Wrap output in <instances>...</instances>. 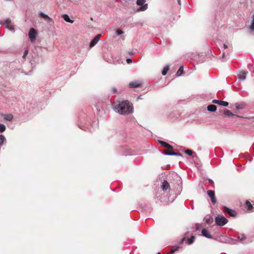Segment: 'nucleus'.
Returning a JSON list of instances; mask_svg holds the SVG:
<instances>
[{
  "instance_id": "obj_1",
  "label": "nucleus",
  "mask_w": 254,
  "mask_h": 254,
  "mask_svg": "<svg viewBox=\"0 0 254 254\" xmlns=\"http://www.w3.org/2000/svg\"><path fill=\"white\" fill-rule=\"evenodd\" d=\"M115 111L121 115H126L133 112V106L127 100L122 101L114 106Z\"/></svg>"
},
{
  "instance_id": "obj_2",
  "label": "nucleus",
  "mask_w": 254,
  "mask_h": 254,
  "mask_svg": "<svg viewBox=\"0 0 254 254\" xmlns=\"http://www.w3.org/2000/svg\"><path fill=\"white\" fill-rule=\"evenodd\" d=\"M159 143L163 146L168 148V150L164 152L166 155H180V153L173 152V147L168 143L163 141H159Z\"/></svg>"
},
{
  "instance_id": "obj_3",
  "label": "nucleus",
  "mask_w": 254,
  "mask_h": 254,
  "mask_svg": "<svg viewBox=\"0 0 254 254\" xmlns=\"http://www.w3.org/2000/svg\"><path fill=\"white\" fill-rule=\"evenodd\" d=\"M216 224L219 226H223L228 222V220L223 216L218 215L215 218Z\"/></svg>"
},
{
  "instance_id": "obj_4",
  "label": "nucleus",
  "mask_w": 254,
  "mask_h": 254,
  "mask_svg": "<svg viewBox=\"0 0 254 254\" xmlns=\"http://www.w3.org/2000/svg\"><path fill=\"white\" fill-rule=\"evenodd\" d=\"M145 0H137L136 4L141 6L138 9V11H144L147 8V4H145Z\"/></svg>"
},
{
  "instance_id": "obj_5",
  "label": "nucleus",
  "mask_w": 254,
  "mask_h": 254,
  "mask_svg": "<svg viewBox=\"0 0 254 254\" xmlns=\"http://www.w3.org/2000/svg\"><path fill=\"white\" fill-rule=\"evenodd\" d=\"M37 34V32L35 29L32 28L30 29L28 35L31 42H33L35 40Z\"/></svg>"
},
{
  "instance_id": "obj_6",
  "label": "nucleus",
  "mask_w": 254,
  "mask_h": 254,
  "mask_svg": "<svg viewBox=\"0 0 254 254\" xmlns=\"http://www.w3.org/2000/svg\"><path fill=\"white\" fill-rule=\"evenodd\" d=\"M2 25H4L6 28L9 29L10 31H13L14 30V27L12 25L11 20L9 18H7L5 20V21L2 23Z\"/></svg>"
},
{
  "instance_id": "obj_7",
  "label": "nucleus",
  "mask_w": 254,
  "mask_h": 254,
  "mask_svg": "<svg viewBox=\"0 0 254 254\" xmlns=\"http://www.w3.org/2000/svg\"><path fill=\"white\" fill-rule=\"evenodd\" d=\"M39 16L44 19V20L48 23H53V19L50 17L48 15L45 14L43 12H40L39 13Z\"/></svg>"
},
{
  "instance_id": "obj_8",
  "label": "nucleus",
  "mask_w": 254,
  "mask_h": 254,
  "mask_svg": "<svg viewBox=\"0 0 254 254\" xmlns=\"http://www.w3.org/2000/svg\"><path fill=\"white\" fill-rule=\"evenodd\" d=\"M141 81L136 80L129 83L128 86L130 88H137L140 87L141 85Z\"/></svg>"
},
{
  "instance_id": "obj_9",
  "label": "nucleus",
  "mask_w": 254,
  "mask_h": 254,
  "mask_svg": "<svg viewBox=\"0 0 254 254\" xmlns=\"http://www.w3.org/2000/svg\"><path fill=\"white\" fill-rule=\"evenodd\" d=\"M207 194L211 198V202L213 204H215L216 202V199L215 196L214 191L211 190H208L207 191Z\"/></svg>"
},
{
  "instance_id": "obj_10",
  "label": "nucleus",
  "mask_w": 254,
  "mask_h": 254,
  "mask_svg": "<svg viewBox=\"0 0 254 254\" xmlns=\"http://www.w3.org/2000/svg\"><path fill=\"white\" fill-rule=\"evenodd\" d=\"M224 211L225 213H228L230 216L232 217H235L237 215V213L235 210L229 209L227 207H224Z\"/></svg>"
},
{
  "instance_id": "obj_11",
  "label": "nucleus",
  "mask_w": 254,
  "mask_h": 254,
  "mask_svg": "<svg viewBox=\"0 0 254 254\" xmlns=\"http://www.w3.org/2000/svg\"><path fill=\"white\" fill-rule=\"evenodd\" d=\"M100 36H101L100 34H98L94 37V38L91 41V42L90 43V45H89L90 48H92V47H94L98 43V42L100 40Z\"/></svg>"
},
{
  "instance_id": "obj_12",
  "label": "nucleus",
  "mask_w": 254,
  "mask_h": 254,
  "mask_svg": "<svg viewBox=\"0 0 254 254\" xmlns=\"http://www.w3.org/2000/svg\"><path fill=\"white\" fill-rule=\"evenodd\" d=\"M212 103L214 104H217L224 107H227L228 106L229 103L227 102L218 100L216 99H214L212 100Z\"/></svg>"
},
{
  "instance_id": "obj_13",
  "label": "nucleus",
  "mask_w": 254,
  "mask_h": 254,
  "mask_svg": "<svg viewBox=\"0 0 254 254\" xmlns=\"http://www.w3.org/2000/svg\"><path fill=\"white\" fill-rule=\"evenodd\" d=\"M202 235L207 238H212V235L210 234L209 232L206 229L204 228L201 231Z\"/></svg>"
},
{
  "instance_id": "obj_14",
  "label": "nucleus",
  "mask_w": 254,
  "mask_h": 254,
  "mask_svg": "<svg viewBox=\"0 0 254 254\" xmlns=\"http://www.w3.org/2000/svg\"><path fill=\"white\" fill-rule=\"evenodd\" d=\"M162 189L163 190L165 191L170 188L169 184L166 180H164L162 183V185L161 186Z\"/></svg>"
},
{
  "instance_id": "obj_15",
  "label": "nucleus",
  "mask_w": 254,
  "mask_h": 254,
  "mask_svg": "<svg viewBox=\"0 0 254 254\" xmlns=\"http://www.w3.org/2000/svg\"><path fill=\"white\" fill-rule=\"evenodd\" d=\"M247 72L245 71H241L238 75V78L240 80H244L246 79Z\"/></svg>"
},
{
  "instance_id": "obj_16",
  "label": "nucleus",
  "mask_w": 254,
  "mask_h": 254,
  "mask_svg": "<svg viewBox=\"0 0 254 254\" xmlns=\"http://www.w3.org/2000/svg\"><path fill=\"white\" fill-rule=\"evenodd\" d=\"M204 220L207 224H211L213 222V218L209 215L205 216Z\"/></svg>"
},
{
  "instance_id": "obj_17",
  "label": "nucleus",
  "mask_w": 254,
  "mask_h": 254,
  "mask_svg": "<svg viewBox=\"0 0 254 254\" xmlns=\"http://www.w3.org/2000/svg\"><path fill=\"white\" fill-rule=\"evenodd\" d=\"M62 17L63 18V19L66 21V22H69V23H72L73 22V20H71L68 15L66 14H63L62 15Z\"/></svg>"
},
{
  "instance_id": "obj_18",
  "label": "nucleus",
  "mask_w": 254,
  "mask_h": 254,
  "mask_svg": "<svg viewBox=\"0 0 254 254\" xmlns=\"http://www.w3.org/2000/svg\"><path fill=\"white\" fill-rule=\"evenodd\" d=\"M224 114L228 116V117H238L237 116H236V115L233 114L230 111L228 110H226L225 111H224Z\"/></svg>"
},
{
  "instance_id": "obj_19",
  "label": "nucleus",
  "mask_w": 254,
  "mask_h": 254,
  "mask_svg": "<svg viewBox=\"0 0 254 254\" xmlns=\"http://www.w3.org/2000/svg\"><path fill=\"white\" fill-rule=\"evenodd\" d=\"M216 106L214 105H209L208 106H207V110L208 111H210V112H214L216 110Z\"/></svg>"
},
{
  "instance_id": "obj_20",
  "label": "nucleus",
  "mask_w": 254,
  "mask_h": 254,
  "mask_svg": "<svg viewBox=\"0 0 254 254\" xmlns=\"http://www.w3.org/2000/svg\"><path fill=\"white\" fill-rule=\"evenodd\" d=\"M4 119L7 121H11L13 118V115L11 114H7L3 115Z\"/></svg>"
},
{
  "instance_id": "obj_21",
  "label": "nucleus",
  "mask_w": 254,
  "mask_h": 254,
  "mask_svg": "<svg viewBox=\"0 0 254 254\" xmlns=\"http://www.w3.org/2000/svg\"><path fill=\"white\" fill-rule=\"evenodd\" d=\"M183 70H184V67H183V66H181L179 68V69L178 70V71L176 73L177 76H180L183 73Z\"/></svg>"
},
{
  "instance_id": "obj_22",
  "label": "nucleus",
  "mask_w": 254,
  "mask_h": 254,
  "mask_svg": "<svg viewBox=\"0 0 254 254\" xmlns=\"http://www.w3.org/2000/svg\"><path fill=\"white\" fill-rule=\"evenodd\" d=\"M236 108L237 110H241L243 109L245 106V104L240 103V104H236Z\"/></svg>"
},
{
  "instance_id": "obj_23",
  "label": "nucleus",
  "mask_w": 254,
  "mask_h": 254,
  "mask_svg": "<svg viewBox=\"0 0 254 254\" xmlns=\"http://www.w3.org/2000/svg\"><path fill=\"white\" fill-rule=\"evenodd\" d=\"M169 69V65H167L166 66H165L162 71V74L163 75H165L167 72L168 71Z\"/></svg>"
},
{
  "instance_id": "obj_24",
  "label": "nucleus",
  "mask_w": 254,
  "mask_h": 254,
  "mask_svg": "<svg viewBox=\"0 0 254 254\" xmlns=\"http://www.w3.org/2000/svg\"><path fill=\"white\" fill-rule=\"evenodd\" d=\"M237 238L241 241L245 240L246 239L245 235L243 234H239L237 235Z\"/></svg>"
},
{
  "instance_id": "obj_25",
  "label": "nucleus",
  "mask_w": 254,
  "mask_h": 254,
  "mask_svg": "<svg viewBox=\"0 0 254 254\" xmlns=\"http://www.w3.org/2000/svg\"><path fill=\"white\" fill-rule=\"evenodd\" d=\"M5 141V137L3 135H0V145H3Z\"/></svg>"
},
{
  "instance_id": "obj_26",
  "label": "nucleus",
  "mask_w": 254,
  "mask_h": 254,
  "mask_svg": "<svg viewBox=\"0 0 254 254\" xmlns=\"http://www.w3.org/2000/svg\"><path fill=\"white\" fill-rule=\"evenodd\" d=\"M195 237L194 236H192L190 238L188 239L189 245H191L193 243Z\"/></svg>"
},
{
  "instance_id": "obj_27",
  "label": "nucleus",
  "mask_w": 254,
  "mask_h": 254,
  "mask_svg": "<svg viewBox=\"0 0 254 254\" xmlns=\"http://www.w3.org/2000/svg\"><path fill=\"white\" fill-rule=\"evenodd\" d=\"M250 28L252 31H254V15L252 16V21Z\"/></svg>"
},
{
  "instance_id": "obj_28",
  "label": "nucleus",
  "mask_w": 254,
  "mask_h": 254,
  "mask_svg": "<svg viewBox=\"0 0 254 254\" xmlns=\"http://www.w3.org/2000/svg\"><path fill=\"white\" fill-rule=\"evenodd\" d=\"M5 125H4L3 124H0V132H3L5 131Z\"/></svg>"
},
{
  "instance_id": "obj_29",
  "label": "nucleus",
  "mask_w": 254,
  "mask_h": 254,
  "mask_svg": "<svg viewBox=\"0 0 254 254\" xmlns=\"http://www.w3.org/2000/svg\"><path fill=\"white\" fill-rule=\"evenodd\" d=\"M185 152L189 156H191L192 154V151L190 149L185 150Z\"/></svg>"
},
{
  "instance_id": "obj_30",
  "label": "nucleus",
  "mask_w": 254,
  "mask_h": 254,
  "mask_svg": "<svg viewBox=\"0 0 254 254\" xmlns=\"http://www.w3.org/2000/svg\"><path fill=\"white\" fill-rule=\"evenodd\" d=\"M179 249V247H176L175 248L171 249L170 253L171 254L174 253L175 252L178 251Z\"/></svg>"
},
{
  "instance_id": "obj_31",
  "label": "nucleus",
  "mask_w": 254,
  "mask_h": 254,
  "mask_svg": "<svg viewBox=\"0 0 254 254\" xmlns=\"http://www.w3.org/2000/svg\"><path fill=\"white\" fill-rule=\"evenodd\" d=\"M116 33L117 35H120L123 33V31L121 30L118 29L116 30Z\"/></svg>"
},
{
  "instance_id": "obj_32",
  "label": "nucleus",
  "mask_w": 254,
  "mask_h": 254,
  "mask_svg": "<svg viewBox=\"0 0 254 254\" xmlns=\"http://www.w3.org/2000/svg\"><path fill=\"white\" fill-rule=\"evenodd\" d=\"M28 51L27 50H26L24 51L23 57H22V58L23 59H25L26 58V57L27 56V55L28 54Z\"/></svg>"
},
{
  "instance_id": "obj_33",
  "label": "nucleus",
  "mask_w": 254,
  "mask_h": 254,
  "mask_svg": "<svg viewBox=\"0 0 254 254\" xmlns=\"http://www.w3.org/2000/svg\"><path fill=\"white\" fill-rule=\"evenodd\" d=\"M112 91L113 94H116L117 93V89L116 87H113L112 88Z\"/></svg>"
},
{
  "instance_id": "obj_34",
  "label": "nucleus",
  "mask_w": 254,
  "mask_h": 254,
  "mask_svg": "<svg viewBox=\"0 0 254 254\" xmlns=\"http://www.w3.org/2000/svg\"><path fill=\"white\" fill-rule=\"evenodd\" d=\"M127 64H131L132 63V60L130 59H127Z\"/></svg>"
},
{
  "instance_id": "obj_35",
  "label": "nucleus",
  "mask_w": 254,
  "mask_h": 254,
  "mask_svg": "<svg viewBox=\"0 0 254 254\" xmlns=\"http://www.w3.org/2000/svg\"><path fill=\"white\" fill-rule=\"evenodd\" d=\"M223 47L224 49H227L228 48V46L226 44H223Z\"/></svg>"
},
{
  "instance_id": "obj_36",
  "label": "nucleus",
  "mask_w": 254,
  "mask_h": 254,
  "mask_svg": "<svg viewBox=\"0 0 254 254\" xmlns=\"http://www.w3.org/2000/svg\"><path fill=\"white\" fill-rule=\"evenodd\" d=\"M196 229H197V230H198V229H199V227H200V225H199V224H197V225H196Z\"/></svg>"
},
{
  "instance_id": "obj_37",
  "label": "nucleus",
  "mask_w": 254,
  "mask_h": 254,
  "mask_svg": "<svg viewBox=\"0 0 254 254\" xmlns=\"http://www.w3.org/2000/svg\"><path fill=\"white\" fill-rule=\"evenodd\" d=\"M225 52H223V55H222V58H224V57H225Z\"/></svg>"
},
{
  "instance_id": "obj_38",
  "label": "nucleus",
  "mask_w": 254,
  "mask_h": 254,
  "mask_svg": "<svg viewBox=\"0 0 254 254\" xmlns=\"http://www.w3.org/2000/svg\"><path fill=\"white\" fill-rule=\"evenodd\" d=\"M178 3L179 4H181V0H178Z\"/></svg>"
},
{
  "instance_id": "obj_39",
  "label": "nucleus",
  "mask_w": 254,
  "mask_h": 254,
  "mask_svg": "<svg viewBox=\"0 0 254 254\" xmlns=\"http://www.w3.org/2000/svg\"><path fill=\"white\" fill-rule=\"evenodd\" d=\"M250 207H253L252 205H251V204L250 205V206H249L248 208H249V209H250Z\"/></svg>"
},
{
  "instance_id": "obj_40",
  "label": "nucleus",
  "mask_w": 254,
  "mask_h": 254,
  "mask_svg": "<svg viewBox=\"0 0 254 254\" xmlns=\"http://www.w3.org/2000/svg\"><path fill=\"white\" fill-rule=\"evenodd\" d=\"M139 99H141V96H140L138 97V98H137V100H138Z\"/></svg>"
},
{
  "instance_id": "obj_41",
  "label": "nucleus",
  "mask_w": 254,
  "mask_h": 254,
  "mask_svg": "<svg viewBox=\"0 0 254 254\" xmlns=\"http://www.w3.org/2000/svg\"><path fill=\"white\" fill-rule=\"evenodd\" d=\"M157 254H161L160 253H158Z\"/></svg>"
}]
</instances>
